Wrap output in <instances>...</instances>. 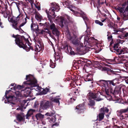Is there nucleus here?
Listing matches in <instances>:
<instances>
[{
    "mask_svg": "<svg viewBox=\"0 0 128 128\" xmlns=\"http://www.w3.org/2000/svg\"><path fill=\"white\" fill-rule=\"evenodd\" d=\"M12 37L16 38L15 41L16 44H17L20 47L26 50L27 52L29 51L30 49H32V47H30V48L26 47V45L23 43L22 40H24L26 42L28 41V39H26L24 36H20L17 35L16 36L13 35Z\"/></svg>",
    "mask_w": 128,
    "mask_h": 128,
    "instance_id": "obj_4",
    "label": "nucleus"
},
{
    "mask_svg": "<svg viewBox=\"0 0 128 128\" xmlns=\"http://www.w3.org/2000/svg\"><path fill=\"white\" fill-rule=\"evenodd\" d=\"M109 114H107L106 115V116L107 117V118H108L109 117V115H110V113H109Z\"/></svg>",
    "mask_w": 128,
    "mask_h": 128,
    "instance_id": "obj_60",
    "label": "nucleus"
},
{
    "mask_svg": "<svg viewBox=\"0 0 128 128\" xmlns=\"http://www.w3.org/2000/svg\"><path fill=\"white\" fill-rule=\"evenodd\" d=\"M104 113L101 112L98 115V118L99 120H102L104 117Z\"/></svg>",
    "mask_w": 128,
    "mask_h": 128,
    "instance_id": "obj_24",
    "label": "nucleus"
},
{
    "mask_svg": "<svg viewBox=\"0 0 128 128\" xmlns=\"http://www.w3.org/2000/svg\"><path fill=\"white\" fill-rule=\"evenodd\" d=\"M35 7L38 9V10H40V6L39 4H36L35 5Z\"/></svg>",
    "mask_w": 128,
    "mask_h": 128,
    "instance_id": "obj_35",
    "label": "nucleus"
},
{
    "mask_svg": "<svg viewBox=\"0 0 128 128\" xmlns=\"http://www.w3.org/2000/svg\"><path fill=\"white\" fill-rule=\"evenodd\" d=\"M18 2L20 4V5L22 6L24 4V3L22 2L21 1V2Z\"/></svg>",
    "mask_w": 128,
    "mask_h": 128,
    "instance_id": "obj_49",
    "label": "nucleus"
},
{
    "mask_svg": "<svg viewBox=\"0 0 128 128\" xmlns=\"http://www.w3.org/2000/svg\"><path fill=\"white\" fill-rule=\"evenodd\" d=\"M125 29L124 28H120L119 29V31L121 32H123V31H124L125 30Z\"/></svg>",
    "mask_w": 128,
    "mask_h": 128,
    "instance_id": "obj_46",
    "label": "nucleus"
},
{
    "mask_svg": "<svg viewBox=\"0 0 128 128\" xmlns=\"http://www.w3.org/2000/svg\"><path fill=\"white\" fill-rule=\"evenodd\" d=\"M117 52L118 54H124L123 49H119L118 50V51Z\"/></svg>",
    "mask_w": 128,
    "mask_h": 128,
    "instance_id": "obj_32",
    "label": "nucleus"
},
{
    "mask_svg": "<svg viewBox=\"0 0 128 128\" xmlns=\"http://www.w3.org/2000/svg\"><path fill=\"white\" fill-rule=\"evenodd\" d=\"M9 14L6 12H4L3 14L4 16V18H6L8 16Z\"/></svg>",
    "mask_w": 128,
    "mask_h": 128,
    "instance_id": "obj_37",
    "label": "nucleus"
},
{
    "mask_svg": "<svg viewBox=\"0 0 128 128\" xmlns=\"http://www.w3.org/2000/svg\"><path fill=\"white\" fill-rule=\"evenodd\" d=\"M35 117L37 120H38L43 119L44 117V115L40 113H38L36 115Z\"/></svg>",
    "mask_w": 128,
    "mask_h": 128,
    "instance_id": "obj_18",
    "label": "nucleus"
},
{
    "mask_svg": "<svg viewBox=\"0 0 128 128\" xmlns=\"http://www.w3.org/2000/svg\"><path fill=\"white\" fill-rule=\"evenodd\" d=\"M68 47H71L70 46H68L67 45H66L65 46H63V48L64 49H66V52L68 54V51H69L70 49L69 48H68Z\"/></svg>",
    "mask_w": 128,
    "mask_h": 128,
    "instance_id": "obj_27",
    "label": "nucleus"
},
{
    "mask_svg": "<svg viewBox=\"0 0 128 128\" xmlns=\"http://www.w3.org/2000/svg\"><path fill=\"white\" fill-rule=\"evenodd\" d=\"M30 4L31 5V6L32 7V8H33L34 5L35 6V5L36 4H34V3H33V1H31L30 2Z\"/></svg>",
    "mask_w": 128,
    "mask_h": 128,
    "instance_id": "obj_44",
    "label": "nucleus"
},
{
    "mask_svg": "<svg viewBox=\"0 0 128 128\" xmlns=\"http://www.w3.org/2000/svg\"><path fill=\"white\" fill-rule=\"evenodd\" d=\"M38 28V26L36 24L32 23L31 25V29L34 31Z\"/></svg>",
    "mask_w": 128,
    "mask_h": 128,
    "instance_id": "obj_20",
    "label": "nucleus"
},
{
    "mask_svg": "<svg viewBox=\"0 0 128 128\" xmlns=\"http://www.w3.org/2000/svg\"><path fill=\"white\" fill-rule=\"evenodd\" d=\"M126 82L128 84V80H125Z\"/></svg>",
    "mask_w": 128,
    "mask_h": 128,
    "instance_id": "obj_64",
    "label": "nucleus"
},
{
    "mask_svg": "<svg viewBox=\"0 0 128 128\" xmlns=\"http://www.w3.org/2000/svg\"><path fill=\"white\" fill-rule=\"evenodd\" d=\"M106 1H104V0H98V6H100V5L101 4H104Z\"/></svg>",
    "mask_w": 128,
    "mask_h": 128,
    "instance_id": "obj_30",
    "label": "nucleus"
},
{
    "mask_svg": "<svg viewBox=\"0 0 128 128\" xmlns=\"http://www.w3.org/2000/svg\"><path fill=\"white\" fill-rule=\"evenodd\" d=\"M38 24H39V25H40V26H42L44 25L43 24H42L41 23H39Z\"/></svg>",
    "mask_w": 128,
    "mask_h": 128,
    "instance_id": "obj_59",
    "label": "nucleus"
},
{
    "mask_svg": "<svg viewBox=\"0 0 128 128\" xmlns=\"http://www.w3.org/2000/svg\"><path fill=\"white\" fill-rule=\"evenodd\" d=\"M122 36H118V38H120V39H122Z\"/></svg>",
    "mask_w": 128,
    "mask_h": 128,
    "instance_id": "obj_63",
    "label": "nucleus"
},
{
    "mask_svg": "<svg viewBox=\"0 0 128 128\" xmlns=\"http://www.w3.org/2000/svg\"><path fill=\"white\" fill-rule=\"evenodd\" d=\"M128 112V107L126 109H122L120 110V112L121 114L123 113H125Z\"/></svg>",
    "mask_w": 128,
    "mask_h": 128,
    "instance_id": "obj_33",
    "label": "nucleus"
},
{
    "mask_svg": "<svg viewBox=\"0 0 128 128\" xmlns=\"http://www.w3.org/2000/svg\"><path fill=\"white\" fill-rule=\"evenodd\" d=\"M56 20L57 21L59 25L61 27H62L64 23L63 22L64 20V19L63 17H59L58 16L56 19Z\"/></svg>",
    "mask_w": 128,
    "mask_h": 128,
    "instance_id": "obj_10",
    "label": "nucleus"
},
{
    "mask_svg": "<svg viewBox=\"0 0 128 128\" xmlns=\"http://www.w3.org/2000/svg\"><path fill=\"white\" fill-rule=\"evenodd\" d=\"M99 21L98 20H96L95 21V22L96 24H99Z\"/></svg>",
    "mask_w": 128,
    "mask_h": 128,
    "instance_id": "obj_53",
    "label": "nucleus"
},
{
    "mask_svg": "<svg viewBox=\"0 0 128 128\" xmlns=\"http://www.w3.org/2000/svg\"><path fill=\"white\" fill-rule=\"evenodd\" d=\"M112 36H109L108 37V38L109 40H112Z\"/></svg>",
    "mask_w": 128,
    "mask_h": 128,
    "instance_id": "obj_48",
    "label": "nucleus"
},
{
    "mask_svg": "<svg viewBox=\"0 0 128 128\" xmlns=\"http://www.w3.org/2000/svg\"><path fill=\"white\" fill-rule=\"evenodd\" d=\"M109 111V109L106 107H104L101 108L100 110V112L104 113V114L108 113Z\"/></svg>",
    "mask_w": 128,
    "mask_h": 128,
    "instance_id": "obj_17",
    "label": "nucleus"
},
{
    "mask_svg": "<svg viewBox=\"0 0 128 128\" xmlns=\"http://www.w3.org/2000/svg\"><path fill=\"white\" fill-rule=\"evenodd\" d=\"M126 123L127 122L124 120H122L121 121L122 124L123 126V125L122 124H123L124 125H126Z\"/></svg>",
    "mask_w": 128,
    "mask_h": 128,
    "instance_id": "obj_41",
    "label": "nucleus"
},
{
    "mask_svg": "<svg viewBox=\"0 0 128 128\" xmlns=\"http://www.w3.org/2000/svg\"><path fill=\"white\" fill-rule=\"evenodd\" d=\"M35 111V110H34L32 109H30L28 112L26 116V118L28 119V117L32 115L33 112Z\"/></svg>",
    "mask_w": 128,
    "mask_h": 128,
    "instance_id": "obj_15",
    "label": "nucleus"
},
{
    "mask_svg": "<svg viewBox=\"0 0 128 128\" xmlns=\"http://www.w3.org/2000/svg\"><path fill=\"white\" fill-rule=\"evenodd\" d=\"M124 116H126V118H128V114H125Z\"/></svg>",
    "mask_w": 128,
    "mask_h": 128,
    "instance_id": "obj_57",
    "label": "nucleus"
},
{
    "mask_svg": "<svg viewBox=\"0 0 128 128\" xmlns=\"http://www.w3.org/2000/svg\"><path fill=\"white\" fill-rule=\"evenodd\" d=\"M14 84H11V85L12 86H14L13 87L14 90H15L14 92L15 93V94L14 96L9 95L8 96L7 94H8L11 91L9 90L8 91L6 90V91L5 95L4 96L5 97L7 100L8 102H9L11 104H14V103L13 102H10V101H14L17 99L19 98V97H21L22 96V89L24 88V86L23 85H18L16 87H15L14 86Z\"/></svg>",
    "mask_w": 128,
    "mask_h": 128,
    "instance_id": "obj_2",
    "label": "nucleus"
},
{
    "mask_svg": "<svg viewBox=\"0 0 128 128\" xmlns=\"http://www.w3.org/2000/svg\"><path fill=\"white\" fill-rule=\"evenodd\" d=\"M117 19L118 20H119L120 19V18L118 17L117 18Z\"/></svg>",
    "mask_w": 128,
    "mask_h": 128,
    "instance_id": "obj_62",
    "label": "nucleus"
},
{
    "mask_svg": "<svg viewBox=\"0 0 128 128\" xmlns=\"http://www.w3.org/2000/svg\"><path fill=\"white\" fill-rule=\"evenodd\" d=\"M35 17L38 20H39L42 18V16L38 12H36L35 13Z\"/></svg>",
    "mask_w": 128,
    "mask_h": 128,
    "instance_id": "obj_21",
    "label": "nucleus"
},
{
    "mask_svg": "<svg viewBox=\"0 0 128 128\" xmlns=\"http://www.w3.org/2000/svg\"><path fill=\"white\" fill-rule=\"evenodd\" d=\"M26 80H36L35 78L33 76L30 74L26 75Z\"/></svg>",
    "mask_w": 128,
    "mask_h": 128,
    "instance_id": "obj_19",
    "label": "nucleus"
},
{
    "mask_svg": "<svg viewBox=\"0 0 128 128\" xmlns=\"http://www.w3.org/2000/svg\"><path fill=\"white\" fill-rule=\"evenodd\" d=\"M84 104H79L76 107V112L78 113H80L83 112V109L84 108Z\"/></svg>",
    "mask_w": 128,
    "mask_h": 128,
    "instance_id": "obj_11",
    "label": "nucleus"
},
{
    "mask_svg": "<svg viewBox=\"0 0 128 128\" xmlns=\"http://www.w3.org/2000/svg\"><path fill=\"white\" fill-rule=\"evenodd\" d=\"M34 32H35L36 33V36L34 35H33V37L35 42L39 43H40V39H38V37L37 36L38 35V34H44V32L43 30L39 29L38 28L34 31Z\"/></svg>",
    "mask_w": 128,
    "mask_h": 128,
    "instance_id": "obj_7",
    "label": "nucleus"
},
{
    "mask_svg": "<svg viewBox=\"0 0 128 128\" xmlns=\"http://www.w3.org/2000/svg\"><path fill=\"white\" fill-rule=\"evenodd\" d=\"M55 121V120L53 118H52L50 121V122H54Z\"/></svg>",
    "mask_w": 128,
    "mask_h": 128,
    "instance_id": "obj_50",
    "label": "nucleus"
},
{
    "mask_svg": "<svg viewBox=\"0 0 128 128\" xmlns=\"http://www.w3.org/2000/svg\"><path fill=\"white\" fill-rule=\"evenodd\" d=\"M68 48H69L70 49L69 51H68V54H70L71 55H74L75 54V53L72 50V49L71 47H68Z\"/></svg>",
    "mask_w": 128,
    "mask_h": 128,
    "instance_id": "obj_26",
    "label": "nucleus"
},
{
    "mask_svg": "<svg viewBox=\"0 0 128 128\" xmlns=\"http://www.w3.org/2000/svg\"><path fill=\"white\" fill-rule=\"evenodd\" d=\"M114 34H116V33L118 31L117 30H114Z\"/></svg>",
    "mask_w": 128,
    "mask_h": 128,
    "instance_id": "obj_61",
    "label": "nucleus"
},
{
    "mask_svg": "<svg viewBox=\"0 0 128 128\" xmlns=\"http://www.w3.org/2000/svg\"><path fill=\"white\" fill-rule=\"evenodd\" d=\"M49 90L48 88H46L43 90L42 91V93L43 94H45L49 91Z\"/></svg>",
    "mask_w": 128,
    "mask_h": 128,
    "instance_id": "obj_29",
    "label": "nucleus"
},
{
    "mask_svg": "<svg viewBox=\"0 0 128 128\" xmlns=\"http://www.w3.org/2000/svg\"><path fill=\"white\" fill-rule=\"evenodd\" d=\"M24 116V114H19L17 116L16 118L17 120L19 121H20L22 120Z\"/></svg>",
    "mask_w": 128,
    "mask_h": 128,
    "instance_id": "obj_16",
    "label": "nucleus"
},
{
    "mask_svg": "<svg viewBox=\"0 0 128 128\" xmlns=\"http://www.w3.org/2000/svg\"><path fill=\"white\" fill-rule=\"evenodd\" d=\"M11 22L13 23L12 26L16 30H18L19 31L21 30V29L20 28H18V22L17 21L14 20L13 18L10 19Z\"/></svg>",
    "mask_w": 128,
    "mask_h": 128,
    "instance_id": "obj_13",
    "label": "nucleus"
},
{
    "mask_svg": "<svg viewBox=\"0 0 128 128\" xmlns=\"http://www.w3.org/2000/svg\"><path fill=\"white\" fill-rule=\"evenodd\" d=\"M120 117L121 119H123L126 118V116H125L124 115L122 114H120Z\"/></svg>",
    "mask_w": 128,
    "mask_h": 128,
    "instance_id": "obj_39",
    "label": "nucleus"
},
{
    "mask_svg": "<svg viewBox=\"0 0 128 128\" xmlns=\"http://www.w3.org/2000/svg\"><path fill=\"white\" fill-rule=\"evenodd\" d=\"M52 7L50 8L48 10H46V12L50 22V28L52 31L53 34L58 36L59 35V32L54 24L52 23V19L55 18L56 16H54V11L58 12L59 10V8L57 4L55 2L52 3Z\"/></svg>",
    "mask_w": 128,
    "mask_h": 128,
    "instance_id": "obj_1",
    "label": "nucleus"
},
{
    "mask_svg": "<svg viewBox=\"0 0 128 128\" xmlns=\"http://www.w3.org/2000/svg\"><path fill=\"white\" fill-rule=\"evenodd\" d=\"M128 36V32L126 33L124 35V37H127Z\"/></svg>",
    "mask_w": 128,
    "mask_h": 128,
    "instance_id": "obj_52",
    "label": "nucleus"
},
{
    "mask_svg": "<svg viewBox=\"0 0 128 128\" xmlns=\"http://www.w3.org/2000/svg\"><path fill=\"white\" fill-rule=\"evenodd\" d=\"M16 5L18 8L19 10V11H20V6H19L20 5V4L18 2H16L15 3Z\"/></svg>",
    "mask_w": 128,
    "mask_h": 128,
    "instance_id": "obj_38",
    "label": "nucleus"
},
{
    "mask_svg": "<svg viewBox=\"0 0 128 128\" xmlns=\"http://www.w3.org/2000/svg\"><path fill=\"white\" fill-rule=\"evenodd\" d=\"M71 10H72V12H73L75 14H77L79 13L81 15H83V14H84V13L83 12H82L81 10H80V11L78 12H75L74 10L72 9H70Z\"/></svg>",
    "mask_w": 128,
    "mask_h": 128,
    "instance_id": "obj_25",
    "label": "nucleus"
},
{
    "mask_svg": "<svg viewBox=\"0 0 128 128\" xmlns=\"http://www.w3.org/2000/svg\"><path fill=\"white\" fill-rule=\"evenodd\" d=\"M59 124L58 123L56 122L52 125V127H53L54 126H57Z\"/></svg>",
    "mask_w": 128,
    "mask_h": 128,
    "instance_id": "obj_45",
    "label": "nucleus"
},
{
    "mask_svg": "<svg viewBox=\"0 0 128 128\" xmlns=\"http://www.w3.org/2000/svg\"><path fill=\"white\" fill-rule=\"evenodd\" d=\"M123 88L120 86H116L114 91L113 94H116L120 93L122 90H123Z\"/></svg>",
    "mask_w": 128,
    "mask_h": 128,
    "instance_id": "obj_12",
    "label": "nucleus"
},
{
    "mask_svg": "<svg viewBox=\"0 0 128 128\" xmlns=\"http://www.w3.org/2000/svg\"><path fill=\"white\" fill-rule=\"evenodd\" d=\"M124 53H128V50L127 48H123Z\"/></svg>",
    "mask_w": 128,
    "mask_h": 128,
    "instance_id": "obj_42",
    "label": "nucleus"
},
{
    "mask_svg": "<svg viewBox=\"0 0 128 128\" xmlns=\"http://www.w3.org/2000/svg\"><path fill=\"white\" fill-rule=\"evenodd\" d=\"M118 11H119L121 13H122V17L123 19L124 20H128V5L124 10V8L118 7L116 8Z\"/></svg>",
    "mask_w": 128,
    "mask_h": 128,
    "instance_id": "obj_6",
    "label": "nucleus"
},
{
    "mask_svg": "<svg viewBox=\"0 0 128 128\" xmlns=\"http://www.w3.org/2000/svg\"><path fill=\"white\" fill-rule=\"evenodd\" d=\"M36 48H37V49L38 50V51H39V49H38V48H40V50H39V51H40V46H39V45H37L36 46Z\"/></svg>",
    "mask_w": 128,
    "mask_h": 128,
    "instance_id": "obj_47",
    "label": "nucleus"
},
{
    "mask_svg": "<svg viewBox=\"0 0 128 128\" xmlns=\"http://www.w3.org/2000/svg\"><path fill=\"white\" fill-rule=\"evenodd\" d=\"M38 102L37 101H36L35 102L34 105V107L36 108L38 106Z\"/></svg>",
    "mask_w": 128,
    "mask_h": 128,
    "instance_id": "obj_43",
    "label": "nucleus"
},
{
    "mask_svg": "<svg viewBox=\"0 0 128 128\" xmlns=\"http://www.w3.org/2000/svg\"><path fill=\"white\" fill-rule=\"evenodd\" d=\"M119 46V43H117L114 44V49L117 52L120 49L118 48V47Z\"/></svg>",
    "mask_w": 128,
    "mask_h": 128,
    "instance_id": "obj_23",
    "label": "nucleus"
},
{
    "mask_svg": "<svg viewBox=\"0 0 128 128\" xmlns=\"http://www.w3.org/2000/svg\"><path fill=\"white\" fill-rule=\"evenodd\" d=\"M100 92H97L96 94H94L92 92H89L88 94L87 97L90 100L89 105L92 106L94 104V101L91 100V98L94 99L96 101H100L102 100L100 98Z\"/></svg>",
    "mask_w": 128,
    "mask_h": 128,
    "instance_id": "obj_5",
    "label": "nucleus"
},
{
    "mask_svg": "<svg viewBox=\"0 0 128 128\" xmlns=\"http://www.w3.org/2000/svg\"><path fill=\"white\" fill-rule=\"evenodd\" d=\"M51 62H52V60H50V62H51L50 64V66L52 68H54L55 66V64L53 63H51Z\"/></svg>",
    "mask_w": 128,
    "mask_h": 128,
    "instance_id": "obj_36",
    "label": "nucleus"
},
{
    "mask_svg": "<svg viewBox=\"0 0 128 128\" xmlns=\"http://www.w3.org/2000/svg\"><path fill=\"white\" fill-rule=\"evenodd\" d=\"M26 22H24V23H22V24H21L20 25V26H24V24H25L26 23Z\"/></svg>",
    "mask_w": 128,
    "mask_h": 128,
    "instance_id": "obj_51",
    "label": "nucleus"
},
{
    "mask_svg": "<svg viewBox=\"0 0 128 128\" xmlns=\"http://www.w3.org/2000/svg\"><path fill=\"white\" fill-rule=\"evenodd\" d=\"M59 96H56L55 98H52L51 99V100L52 102H54L56 103H58V105H59L60 103L59 101V100L60 99V98H59Z\"/></svg>",
    "mask_w": 128,
    "mask_h": 128,
    "instance_id": "obj_14",
    "label": "nucleus"
},
{
    "mask_svg": "<svg viewBox=\"0 0 128 128\" xmlns=\"http://www.w3.org/2000/svg\"><path fill=\"white\" fill-rule=\"evenodd\" d=\"M24 83L26 86H30L32 87L36 86L38 85L36 80H27L24 82Z\"/></svg>",
    "mask_w": 128,
    "mask_h": 128,
    "instance_id": "obj_9",
    "label": "nucleus"
},
{
    "mask_svg": "<svg viewBox=\"0 0 128 128\" xmlns=\"http://www.w3.org/2000/svg\"><path fill=\"white\" fill-rule=\"evenodd\" d=\"M120 58H122L121 60L122 61H125L126 62L128 60V56H124L123 55H120Z\"/></svg>",
    "mask_w": 128,
    "mask_h": 128,
    "instance_id": "obj_22",
    "label": "nucleus"
},
{
    "mask_svg": "<svg viewBox=\"0 0 128 128\" xmlns=\"http://www.w3.org/2000/svg\"><path fill=\"white\" fill-rule=\"evenodd\" d=\"M117 127H116V126H114L113 127H110V128H116Z\"/></svg>",
    "mask_w": 128,
    "mask_h": 128,
    "instance_id": "obj_58",
    "label": "nucleus"
},
{
    "mask_svg": "<svg viewBox=\"0 0 128 128\" xmlns=\"http://www.w3.org/2000/svg\"><path fill=\"white\" fill-rule=\"evenodd\" d=\"M26 93L27 94V95H29L30 93V89L29 87L26 88L24 93Z\"/></svg>",
    "mask_w": 128,
    "mask_h": 128,
    "instance_id": "obj_28",
    "label": "nucleus"
},
{
    "mask_svg": "<svg viewBox=\"0 0 128 128\" xmlns=\"http://www.w3.org/2000/svg\"><path fill=\"white\" fill-rule=\"evenodd\" d=\"M82 17L84 21V22L86 26H87V22H88V19L85 16H83Z\"/></svg>",
    "mask_w": 128,
    "mask_h": 128,
    "instance_id": "obj_31",
    "label": "nucleus"
},
{
    "mask_svg": "<svg viewBox=\"0 0 128 128\" xmlns=\"http://www.w3.org/2000/svg\"><path fill=\"white\" fill-rule=\"evenodd\" d=\"M50 106V103L48 101H42L40 103V108L45 110L49 108Z\"/></svg>",
    "mask_w": 128,
    "mask_h": 128,
    "instance_id": "obj_8",
    "label": "nucleus"
},
{
    "mask_svg": "<svg viewBox=\"0 0 128 128\" xmlns=\"http://www.w3.org/2000/svg\"><path fill=\"white\" fill-rule=\"evenodd\" d=\"M110 84V85L112 84L113 86H114L115 85V84L114 83L113 81L112 80H108Z\"/></svg>",
    "mask_w": 128,
    "mask_h": 128,
    "instance_id": "obj_40",
    "label": "nucleus"
},
{
    "mask_svg": "<svg viewBox=\"0 0 128 128\" xmlns=\"http://www.w3.org/2000/svg\"><path fill=\"white\" fill-rule=\"evenodd\" d=\"M46 115L48 116H50L51 114H50L49 113L47 112L45 114Z\"/></svg>",
    "mask_w": 128,
    "mask_h": 128,
    "instance_id": "obj_55",
    "label": "nucleus"
},
{
    "mask_svg": "<svg viewBox=\"0 0 128 128\" xmlns=\"http://www.w3.org/2000/svg\"><path fill=\"white\" fill-rule=\"evenodd\" d=\"M16 110H22V109L20 107H19L18 108H17Z\"/></svg>",
    "mask_w": 128,
    "mask_h": 128,
    "instance_id": "obj_56",
    "label": "nucleus"
},
{
    "mask_svg": "<svg viewBox=\"0 0 128 128\" xmlns=\"http://www.w3.org/2000/svg\"><path fill=\"white\" fill-rule=\"evenodd\" d=\"M43 31L44 32V34H45L46 33H47L49 34V35H50V32L48 29L47 28L45 29V30H43Z\"/></svg>",
    "mask_w": 128,
    "mask_h": 128,
    "instance_id": "obj_34",
    "label": "nucleus"
},
{
    "mask_svg": "<svg viewBox=\"0 0 128 128\" xmlns=\"http://www.w3.org/2000/svg\"><path fill=\"white\" fill-rule=\"evenodd\" d=\"M99 23L98 24L100 25L101 26H102L103 25V24L101 22L99 21Z\"/></svg>",
    "mask_w": 128,
    "mask_h": 128,
    "instance_id": "obj_54",
    "label": "nucleus"
},
{
    "mask_svg": "<svg viewBox=\"0 0 128 128\" xmlns=\"http://www.w3.org/2000/svg\"><path fill=\"white\" fill-rule=\"evenodd\" d=\"M66 36L68 38L71 40L72 41V43L76 45V46H77V49L78 52H79L80 54H83L86 53L85 47H83V44L81 42L77 40L76 38H75V40H74V38L72 37L69 33H68L67 34Z\"/></svg>",
    "mask_w": 128,
    "mask_h": 128,
    "instance_id": "obj_3",
    "label": "nucleus"
}]
</instances>
